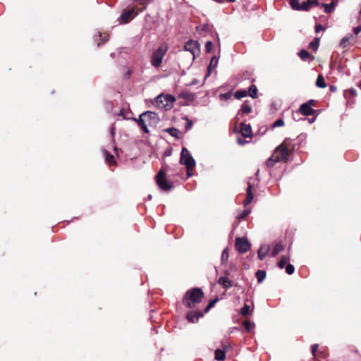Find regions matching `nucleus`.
<instances>
[{
	"label": "nucleus",
	"instance_id": "obj_1",
	"mask_svg": "<svg viewBox=\"0 0 361 361\" xmlns=\"http://www.w3.org/2000/svg\"><path fill=\"white\" fill-rule=\"evenodd\" d=\"M294 149L295 145L293 144L292 140L290 138H286L272 153V164L279 161L286 162L290 153Z\"/></svg>",
	"mask_w": 361,
	"mask_h": 361
},
{
	"label": "nucleus",
	"instance_id": "obj_2",
	"mask_svg": "<svg viewBox=\"0 0 361 361\" xmlns=\"http://www.w3.org/2000/svg\"><path fill=\"white\" fill-rule=\"evenodd\" d=\"M203 298V292L200 288H192L188 290L183 298V303L188 308H193L196 303L201 302Z\"/></svg>",
	"mask_w": 361,
	"mask_h": 361
},
{
	"label": "nucleus",
	"instance_id": "obj_3",
	"mask_svg": "<svg viewBox=\"0 0 361 361\" xmlns=\"http://www.w3.org/2000/svg\"><path fill=\"white\" fill-rule=\"evenodd\" d=\"M300 0H290L289 4L292 9L295 11H309L312 6L319 5V0H307V1L299 3Z\"/></svg>",
	"mask_w": 361,
	"mask_h": 361
},
{
	"label": "nucleus",
	"instance_id": "obj_4",
	"mask_svg": "<svg viewBox=\"0 0 361 361\" xmlns=\"http://www.w3.org/2000/svg\"><path fill=\"white\" fill-rule=\"evenodd\" d=\"M167 51V46L161 44L152 55L151 63L154 67H159Z\"/></svg>",
	"mask_w": 361,
	"mask_h": 361
},
{
	"label": "nucleus",
	"instance_id": "obj_5",
	"mask_svg": "<svg viewBox=\"0 0 361 361\" xmlns=\"http://www.w3.org/2000/svg\"><path fill=\"white\" fill-rule=\"evenodd\" d=\"M180 163L183 165H185L187 169L189 170H192L195 166V159L185 147L182 148Z\"/></svg>",
	"mask_w": 361,
	"mask_h": 361
},
{
	"label": "nucleus",
	"instance_id": "obj_6",
	"mask_svg": "<svg viewBox=\"0 0 361 361\" xmlns=\"http://www.w3.org/2000/svg\"><path fill=\"white\" fill-rule=\"evenodd\" d=\"M156 178L158 185L162 190H169L173 187V184L166 180V172L163 170L159 171Z\"/></svg>",
	"mask_w": 361,
	"mask_h": 361
},
{
	"label": "nucleus",
	"instance_id": "obj_7",
	"mask_svg": "<svg viewBox=\"0 0 361 361\" xmlns=\"http://www.w3.org/2000/svg\"><path fill=\"white\" fill-rule=\"evenodd\" d=\"M175 102V98L171 95H163L160 94L157 96L154 99V104L158 108H165L169 104H172Z\"/></svg>",
	"mask_w": 361,
	"mask_h": 361
},
{
	"label": "nucleus",
	"instance_id": "obj_8",
	"mask_svg": "<svg viewBox=\"0 0 361 361\" xmlns=\"http://www.w3.org/2000/svg\"><path fill=\"white\" fill-rule=\"evenodd\" d=\"M290 260V257L288 255H282L277 263V267L280 269H283L286 266V272L288 275H291L295 271V268L293 265L288 263Z\"/></svg>",
	"mask_w": 361,
	"mask_h": 361
},
{
	"label": "nucleus",
	"instance_id": "obj_9",
	"mask_svg": "<svg viewBox=\"0 0 361 361\" xmlns=\"http://www.w3.org/2000/svg\"><path fill=\"white\" fill-rule=\"evenodd\" d=\"M137 15V12L135 11V8H128L123 11L118 21L119 24L128 23Z\"/></svg>",
	"mask_w": 361,
	"mask_h": 361
},
{
	"label": "nucleus",
	"instance_id": "obj_10",
	"mask_svg": "<svg viewBox=\"0 0 361 361\" xmlns=\"http://www.w3.org/2000/svg\"><path fill=\"white\" fill-rule=\"evenodd\" d=\"M185 50L190 51L195 59V56L200 53V44L197 41L190 40L185 44Z\"/></svg>",
	"mask_w": 361,
	"mask_h": 361
},
{
	"label": "nucleus",
	"instance_id": "obj_11",
	"mask_svg": "<svg viewBox=\"0 0 361 361\" xmlns=\"http://www.w3.org/2000/svg\"><path fill=\"white\" fill-rule=\"evenodd\" d=\"M235 247L238 252L244 253L250 249V243L246 238H237L235 239Z\"/></svg>",
	"mask_w": 361,
	"mask_h": 361
},
{
	"label": "nucleus",
	"instance_id": "obj_12",
	"mask_svg": "<svg viewBox=\"0 0 361 361\" xmlns=\"http://www.w3.org/2000/svg\"><path fill=\"white\" fill-rule=\"evenodd\" d=\"M142 116L145 118V120L147 121L148 126H155L159 121L158 115L152 111H146L142 114Z\"/></svg>",
	"mask_w": 361,
	"mask_h": 361
},
{
	"label": "nucleus",
	"instance_id": "obj_13",
	"mask_svg": "<svg viewBox=\"0 0 361 361\" xmlns=\"http://www.w3.org/2000/svg\"><path fill=\"white\" fill-rule=\"evenodd\" d=\"M300 112L304 116H312L315 113V110L305 103L301 104L299 109Z\"/></svg>",
	"mask_w": 361,
	"mask_h": 361
},
{
	"label": "nucleus",
	"instance_id": "obj_14",
	"mask_svg": "<svg viewBox=\"0 0 361 361\" xmlns=\"http://www.w3.org/2000/svg\"><path fill=\"white\" fill-rule=\"evenodd\" d=\"M241 126V134L244 137H250L252 135V128L250 124L240 123Z\"/></svg>",
	"mask_w": 361,
	"mask_h": 361
},
{
	"label": "nucleus",
	"instance_id": "obj_15",
	"mask_svg": "<svg viewBox=\"0 0 361 361\" xmlns=\"http://www.w3.org/2000/svg\"><path fill=\"white\" fill-rule=\"evenodd\" d=\"M217 283L225 289H228L231 288L233 285V281L228 279L226 276L220 277L218 279Z\"/></svg>",
	"mask_w": 361,
	"mask_h": 361
},
{
	"label": "nucleus",
	"instance_id": "obj_16",
	"mask_svg": "<svg viewBox=\"0 0 361 361\" xmlns=\"http://www.w3.org/2000/svg\"><path fill=\"white\" fill-rule=\"evenodd\" d=\"M144 116H142V114L140 116L139 119L135 121L137 122L138 126L141 128V129L146 133H149V130L147 128V123L145 120Z\"/></svg>",
	"mask_w": 361,
	"mask_h": 361
},
{
	"label": "nucleus",
	"instance_id": "obj_17",
	"mask_svg": "<svg viewBox=\"0 0 361 361\" xmlns=\"http://www.w3.org/2000/svg\"><path fill=\"white\" fill-rule=\"evenodd\" d=\"M353 39V35L352 34H348L345 35L340 42V47L343 49L347 48L350 42V40Z\"/></svg>",
	"mask_w": 361,
	"mask_h": 361
},
{
	"label": "nucleus",
	"instance_id": "obj_18",
	"mask_svg": "<svg viewBox=\"0 0 361 361\" xmlns=\"http://www.w3.org/2000/svg\"><path fill=\"white\" fill-rule=\"evenodd\" d=\"M219 59L216 56H213L210 61L209 65L207 68V74L206 77H208L213 69H214L218 65Z\"/></svg>",
	"mask_w": 361,
	"mask_h": 361
},
{
	"label": "nucleus",
	"instance_id": "obj_19",
	"mask_svg": "<svg viewBox=\"0 0 361 361\" xmlns=\"http://www.w3.org/2000/svg\"><path fill=\"white\" fill-rule=\"evenodd\" d=\"M202 316V314L201 312H190L187 315V318L190 322L195 323L197 322L199 318Z\"/></svg>",
	"mask_w": 361,
	"mask_h": 361
},
{
	"label": "nucleus",
	"instance_id": "obj_20",
	"mask_svg": "<svg viewBox=\"0 0 361 361\" xmlns=\"http://www.w3.org/2000/svg\"><path fill=\"white\" fill-rule=\"evenodd\" d=\"M251 188H252V186H251L250 183H248V186L247 188V197H246L245 200L243 202L245 207H246L248 204H250L252 202V200H253V194L251 191Z\"/></svg>",
	"mask_w": 361,
	"mask_h": 361
},
{
	"label": "nucleus",
	"instance_id": "obj_21",
	"mask_svg": "<svg viewBox=\"0 0 361 361\" xmlns=\"http://www.w3.org/2000/svg\"><path fill=\"white\" fill-rule=\"evenodd\" d=\"M269 250V245H262L259 250H258V257L259 259L262 260L264 259L266 255H267L268 252Z\"/></svg>",
	"mask_w": 361,
	"mask_h": 361
},
{
	"label": "nucleus",
	"instance_id": "obj_22",
	"mask_svg": "<svg viewBox=\"0 0 361 361\" xmlns=\"http://www.w3.org/2000/svg\"><path fill=\"white\" fill-rule=\"evenodd\" d=\"M298 55H299L300 58L303 61L314 59V57L312 56H311L310 54L307 50H305V49H302L298 53Z\"/></svg>",
	"mask_w": 361,
	"mask_h": 361
},
{
	"label": "nucleus",
	"instance_id": "obj_23",
	"mask_svg": "<svg viewBox=\"0 0 361 361\" xmlns=\"http://www.w3.org/2000/svg\"><path fill=\"white\" fill-rule=\"evenodd\" d=\"M336 3L333 1L330 4H322V6L324 8V12L326 13H330L334 9Z\"/></svg>",
	"mask_w": 361,
	"mask_h": 361
},
{
	"label": "nucleus",
	"instance_id": "obj_24",
	"mask_svg": "<svg viewBox=\"0 0 361 361\" xmlns=\"http://www.w3.org/2000/svg\"><path fill=\"white\" fill-rule=\"evenodd\" d=\"M215 359L216 360H224L226 357V353L224 350L221 349H216L215 350Z\"/></svg>",
	"mask_w": 361,
	"mask_h": 361
},
{
	"label": "nucleus",
	"instance_id": "obj_25",
	"mask_svg": "<svg viewBox=\"0 0 361 361\" xmlns=\"http://www.w3.org/2000/svg\"><path fill=\"white\" fill-rule=\"evenodd\" d=\"M103 154L105 157L106 161L109 164H115V159L113 155L110 154L106 149H103Z\"/></svg>",
	"mask_w": 361,
	"mask_h": 361
},
{
	"label": "nucleus",
	"instance_id": "obj_26",
	"mask_svg": "<svg viewBox=\"0 0 361 361\" xmlns=\"http://www.w3.org/2000/svg\"><path fill=\"white\" fill-rule=\"evenodd\" d=\"M316 85L320 88H324L326 87V84L324 81V78L322 75H319L316 80Z\"/></svg>",
	"mask_w": 361,
	"mask_h": 361
},
{
	"label": "nucleus",
	"instance_id": "obj_27",
	"mask_svg": "<svg viewBox=\"0 0 361 361\" xmlns=\"http://www.w3.org/2000/svg\"><path fill=\"white\" fill-rule=\"evenodd\" d=\"M284 247L281 243L276 244L274 247L272 249V257L276 255L279 252L283 250Z\"/></svg>",
	"mask_w": 361,
	"mask_h": 361
},
{
	"label": "nucleus",
	"instance_id": "obj_28",
	"mask_svg": "<svg viewBox=\"0 0 361 361\" xmlns=\"http://www.w3.org/2000/svg\"><path fill=\"white\" fill-rule=\"evenodd\" d=\"M319 40L320 39L319 37L314 38V40L310 43L309 48L317 51L319 46Z\"/></svg>",
	"mask_w": 361,
	"mask_h": 361
},
{
	"label": "nucleus",
	"instance_id": "obj_29",
	"mask_svg": "<svg viewBox=\"0 0 361 361\" xmlns=\"http://www.w3.org/2000/svg\"><path fill=\"white\" fill-rule=\"evenodd\" d=\"M240 111L243 114H249L252 111V107L248 104L247 102H245L241 106Z\"/></svg>",
	"mask_w": 361,
	"mask_h": 361
},
{
	"label": "nucleus",
	"instance_id": "obj_30",
	"mask_svg": "<svg viewBox=\"0 0 361 361\" xmlns=\"http://www.w3.org/2000/svg\"><path fill=\"white\" fill-rule=\"evenodd\" d=\"M256 277L257 279V281L259 283H262L266 277V272L262 270H259L256 272Z\"/></svg>",
	"mask_w": 361,
	"mask_h": 361
},
{
	"label": "nucleus",
	"instance_id": "obj_31",
	"mask_svg": "<svg viewBox=\"0 0 361 361\" xmlns=\"http://www.w3.org/2000/svg\"><path fill=\"white\" fill-rule=\"evenodd\" d=\"M257 88L255 85H252L249 88V95L252 98H257Z\"/></svg>",
	"mask_w": 361,
	"mask_h": 361
},
{
	"label": "nucleus",
	"instance_id": "obj_32",
	"mask_svg": "<svg viewBox=\"0 0 361 361\" xmlns=\"http://www.w3.org/2000/svg\"><path fill=\"white\" fill-rule=\"evenodd\" d=\"M247 95L246 90H238L235 92L234 96L236 99H240Z\"/></svg>",
	"mask_w": 361,
	"mask_h": 361
},
{
	"label": "nucleus",
	"instance_id": "obj_33",
	"mask_svg": "<svg viewBox=\"0 0 361 361\" xmlns=\"http://www.w3.org/2000/svg\"><path fill=\"white\" fill-rule=\"evenodd\" d=\"M166 131L167 133H169L173 137H178L179 131L176 128H169L166 129Z\"/></svg>",
	"mask_w": 361,
	"mask_h": 361
},
{
	"label": "nucleus",
	"instance_id": "obj_34",
	"mask_svg": "<svg viewBox=\"0 0 361 361\" xmlns=\"http://www.w3.org/2000/svg\"><path fill=\"white\" fill-rule=\"evenodd\" d=\"M250 212H251L250 209H246L243 212H241L240 214H238L237 218L240 221L243 220L250 213Z\"/></svg>",
	"mask_w": 361,
	"mask_h": 361
},
{
	"label": "nucleus",
	"instance_id": "obj_35",
	"mask_svg": "<svg viewBox=\"0 0 361 361\" xmlns=\"http://www.w3.org/2000/svg\"><path fill=\"white\" fill-rule=\"evenodd\" d=\"M284 126V121L283 118H279L272 123V128L281 127Z\"/></svg>",
	"mask_w": 361,
	"mask_h": 361
},
{
	"label": "nucleus",
	"instance_id": "obj_36",
	"mask_svg": "<svg viewBox=\"0 0 361 361\" xmlns=\"http://www.w3.org/2000/svg\"><path fill=\"white\" fill-rule=\"evenodd\" d=\"M250 312V307L248 305H245L241 309V314L244 317L249 314Z\"/></svg>",
	"mask_w": 361,
	"mask_h": 361
},
{
	"label": "nucleus",
	"instance_id": "obj_37",
	"mask_svg": "<svg viewBox=\"0 0 361 361\" xmlns=\"http://www.w3.org/2000/svg\"><path fill=\"white\" fill-rule=\"evenodd\" d=\"M243 325L247 331H250L254 326V324L250 322V321H245L243 323Z\"/></svg>",
	"mask_w": 361,
	"mask_h": 361
},
{
	"label": "nucleus",
	"instance_id": "obj_38",
	"mask_svg": "<svg viewBox=\"0 0 361 361\" xmlns=\"http://www.w3.org/2000/svg\"><path fill=\"white\" fill-rule=\"evenodd\" d=\"M228 259V253L226 249L224 250L221 254V261L222 263L227 262Z\"/></svg>",
	"mask_w": 361,
	"mask_h": 361
},
{
	"label": "nucleus",
	"instance_id": "obj_39",
	"mask_svg": "<svg viewBox=\"0 0 361 361\" xmlns=\"http://www.w3.org/2000/svg\"><path fill=\"white\" fill-rule=\"evenodd\" d=\"M217 300H218V299L216 298V299H214V300L210 301L209 305L205 308V312H208L210 308L214 307V305H215V303L216 302Z\"/></svg>",
	"mask_w": 361,
	"mask_h": 361
},
{
	"label": "nucleus",
	"instance_id": "obj_40",
	"mask_svg": "<svg viewBox=\"0 0 361 361\" xmlns=\"http://www.w3.org/2000/svg\"><path fill=\"white\" fill-rule=\"evenodd\" d=\"M212 48H213V44H212V42H210V41L207 42L206 45H205L206 51L210 52L212 51Z\"/></svg>",
	"mask_w": 361,
	"mask_h": 361
},
{
	"label": "nucleus",
	"instance_id": "obj_41",
	"mask_svg": "<svg viewBox=\"0 0 361 361\" xmlns=\"http://www.w3.org/2000/svg\"><path fill=\"white\" fill-rule=\"evenodd\" d=\"M305 104L309 105V106L312 108V106H315L317 105V101L314 99H310Z\"/></svg>",
	"mask_w": 361,
	"mask_h": 361
},
{
	"label": "nucleus",
	"instance_id": "obj_42",
	"mask_svg": "<svg viewBox=\"0 0 361 361\" xmlns=\"http://www.w3.org/2000/svg\"><path fill=\"white\" fill-rule=\"evenodd\" d=\"M208 29V25H200V26H198L197 27V30L200 32H204V31H207Z\"/></svg>",
	"mask_w": 361,
	"mask_h": 361
},
{
	"label": "nucleus",
	"instance_id": "obj_43",
	"mask_svg": "<svg viewBox=\"0 0 361 361\" xmlns=\"http://www.w3.org/2000/svg\"><path fill=\"white\" fill-rule=\"evenodd\" d=\"M318 347H319L318 344H314V345H312V354L314 356L316 355V353L317 351Z\"/></svg>",
	"mask_w": 361,
	"mask_h": 361
},
{
	"label": "nucleus",
	"instance_id": "obj_44",
	"mask_svg": "<svg viewBox=\"0 0 361 361\" xmlns=\"http://www.w3.org/2000/svg\"><path fill=\"white\" fill-rule=\"evenodd\" d=\"M221 98V99H228L231 97V92H228V93H225V94H221L220 95Z\"/></svg>",
	"mask_w": 361,
	"mask_h": 361
},
{
	"label": "nucleus",
	"instance_id": "obj_45",
	"mask_svg": "<svg viewBox=\"0 0 361 361\" xmlns=\"http://www.w3.org/2000/svg\"><path fill=\"white\" fill-rule=\"evenodd\" d=\"M324 27H323L321 24H317L315 26V32H319L322 30H324Z\"/></svg>",
	"mask_w": 361,
	"mask_h": 361
},
{
	"label": "nucleus",
	"instance_id": "obj_46",
	"mask_svg": "<svg viewBox=\"0 0 361 361\" xmlns=\"http://www.w3.org/2000/svg\"><path fill=\"white\" fill-rule=\"evenodd\" d=\"M237 141L240 145H244L247 142L245 140L240 137H239Z\"/></svg>",
	"mask_w": 361,
	"mask_h": 361
},
{
	"label": "nucleus",
	"instance_id": "obj_47",
	"mask_svg": "<svg viewBox=\"0 0 361 361\" xmlns=\"http://www.w3.org/2000/svg\"><path fill=\"white\" fill-rule=\"evenodd\" d=\"M361 31V26H357L353 29V32L357 35Z\"/></svg>",
	"mask_w": 361,
	"mask_h": 361
},
{
	"label": "nucleus",
	"instance_id": "obj_48",
	"mask_svg": "<svg viewBox=\"0 0 361 361\" xmlns=\"http://www.w3.org/2000/svg\"><path fill=\"white\" fill-rule=\"evenodd\" d=\"M336 87L335 86L331 85V86L330 87V91H331V92H334V91H336Z\"/></svg>",
	"mask_w": 361,
	"mask_h": 361
},
{
	"label": "nucleus",
	"instance_id": "obj_49",
	"mask_svg": "<svg viewBox=\"0 0 361 361\" xmlns=\"http://www.w3.org/2000/svg\"><path fill=\"white\" fill-rule=\"evenodd\" d=\"M271 162V157L268 158L266 161V164L267 166H269V163Z\"/></svg>",
	"mask_w": 361,
	"mask_h": 361
},
{
	"label": "nucleus",
	"instance_id": "obj_50",
	"mask_svg": "<svg viewBox=\"0 0 361 361\" xmlns=\"http://www.w3.org/2000/svg\"><path fill=\"white\" fill-rule=\"evenodd\" d=\"M229 274H230V271H229L228 270H226V271H224V275H225V276H226V277H227V276H228Z\"/></svg>",
	"mask_w": 361,
	"mask_h": 361
},
{
	"label": "nucleus",
	"instance_id": "obj_51",
	"mask_svg": "<svg viewBox=\"0 0 361 361\" xmlns=\"http://www.w3.org/2000/svg\"><path fill=\"white\" fill-rule=\"evenodd\" d=\"M192 122H190H190L188 123V125H187V127H186V128H187V129L190 128L192 126Z\"/></svg>",
	"mask_w": 361,
	"mask_h": 361
},
{
	"label": "nucleus",
	"instance_id": "obj_52",
	"mask_svg": "<svg viewBox=\"0 0 361 361\" xmlns=\"http://www.w3.org/2000/svg\"><path fill=\"white\" fill-rule=\"evenodd\" d=\"M191 170L188 169L187 173L188 176H191L192 173L190 172Z\"/></svg>",
	"mask_w": 361,
	"mask_h": 361
},
{
	"label": "nucleus",
	"instance_id": "obj_53",
	"mask_svg": "<svg viewBox=\"0 0 361 361\" xmlns=\"http://www.w3.org/2000/svg\"><path fill=\"white\" fill-rule=\"evenodd\" d=\"M147 198H148L149 200H151V199H152V195H148V197H147Z\"/></svg>",
	"mask_w": 361,
	"mask_h": 361
},
{
	"label": "nucleus",
	"instance_id": "obj_54",
	"mask_svg": "<svg viewBox=\"0 0 361 361\" xmlns=\"http://www.w3.org/2000/svg\"><path fill=\"white\" fill-rule=\"evenodd\" d=\"M351 93H352L353 94H354L355 91H354V90H351Z\"/></svg>",
	"mask_w": 361,
	"mask_h": 361
}]
</instances>
